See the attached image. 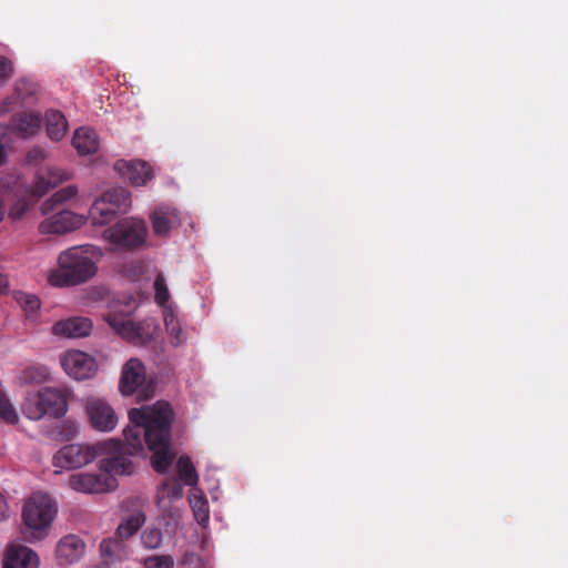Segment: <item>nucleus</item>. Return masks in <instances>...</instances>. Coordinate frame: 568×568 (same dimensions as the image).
<instances>
[{"label":"nucleus","mask_w":568,"mask_h":568,"mask_svg":"<svg viewBox=\"0 0 568 568\" xmlns=\"http://www.w3.org/2000/svg\"><path fill=\"white\" fill-rule=\"evenodd\" d=\"M172 418L173 412L166 402L132 408L129 412L130 425L123 430L125 443L108 439L94 445H65L54 455L53 464L62 469L80 468L101 456L103 457L100 460L101 470L132 474L134 466L128 455L134 456L143 453L144 444H146L152 453L153 469L163 474L174 459V454L170 449Z\"/></svg>","instance_id":"nucleus-1"},{"label":"nucleus","mask_w":568,"mask_h":568,"mask_svg":"<svg viewBox=\"0 0 568 568\" xmlns=\"http://www.w3.org/2000/svg\"><path fill=\"white\" fill-rule=\"evenodd\" d=\"M101 257V250L94 245L72 246L60 253L59 268L50 275V283L60 287L84 283L95 275Z\"/></svg>","instance_id":"nucleus-2"},{"label":"nucleus","mask_w":568,"mask_h":568,"mask_svg":"<svg viewBox=\"0 0 568 568\" xmlns=\"http://www.w3.org/2000/svg\"><path fill=\"white\" fill-rule=\"evenodd\" d=\"M105 322L122 338L145 345L153 338V323L150 320L134 322L130 311L112 308L104 315Z\"/></svg>","instance_id":"nucleus-3"},{"label":"nucleus","mask_w":568,"mask_h":568,"mask_svg":"<svg viewBox=\"0 0 568 568\" xmlns=\"http://www.w3.org/2000/svg\"><path fill=\"white\" fill-rule=\"evenodd\" d=\"M148 229L142 220L123 219L103 231V237L115 247L133 250L140 247L146 237Z\"/></svg>","instance_id":"nucleus-4"},{"label":"nucleus","mask_w":568,"mask_h":568,"mask_svg":"<svg viewBox=\"0 0 568 568\" xmlns=\"http://www.w3.org/2000/svg\"><path fill=\"white\" fill-rule=\"evenodd\" d=\"M57 511V504L49 495L34 493L24 504L22 518L30 529L41 530L53 521Z\"/></svg>","instance_id":"nucleus-5"},{"label":"nucleus","mask_w":568,"mask_h":568,"mask_svg":"<svg viewBox=\"0 0 568 568\" xmlns=\"http://www.w3.org/2000/svg\"><path fill=\"white\" fill-rule=\"evenodd\" d=\"M153 385L146 382L145 367L138 358L129 359L123 366L120 392L123 395L138 393L139 396L149 397L153 394Z\"/></svg>","instance_id":"nucleus-6"},{"label":"nucleus","mask_w":568,"mask_h":568,"mask_svg":"<svg viewBox=\"0 0 568 568\" xmlns=\"http://www.w3.org/2000/svg\"><path fill=\"white\" fill-rule=\"evenodd\" d=\"M84 409L92 428L99 432H112L118 425V415L104 398L89 396L84 402Z\"/></svg>","instance_id":"nucleus-7"},{"label":"nucleus","mask_w":568,"mask_h":568,"mask_svg":"<svg viewBox=\"0 0 568 568\" xmlns=\"http://www.w3.org/2000/svg\"><path fill=\"white\" fill-rule=\"evenodd\" d=\"M115 473L88 474L80 473L70 476L69 485L73 490L85 494H102L116 487Z\"/></svg>","instance_id":"nucleus-8"},{"label":"nucleus","mask_w":568,"mask_h":568,"mask_svg":"<svg viewBox=\"0 0 568 568\" xmlns=\"http://www.w3.org/2000/svg\"><path fill=\"white\" fill-rule=\"evenodd\" d=\"M63 371L77 381H84L93 377L98 371L94 357L81 351H69L61 357Z\"/></svg>","instance_id":"nucleus-9"},{"label":"nucleus","mask_w":568,"mask_h":568,"mask_svg":"<svg viewBox=\"0 0 568 568\" xmlns=\"http://www.w3.org/2000/svg\"><path fill=\"white\" fill-rule=\"evenodd\" d=\"M70 174L54 166L40 168L36 173V179L31 187V197L33 200L44 195L50 189L55 187L58 184L68 181Z\"/></svg>","instance_id":"nucleus-10"},{"label":"nucleus","mask_w":568,"mask_h":568,"mask_svg":"<svg viewBox=\"0 0 568 568\" xmlns=\"http://www.w3.org/2000/svg\"><path fill=\"white\" fill-rule=\"evenodd\" d=\"M114 170L135 186L145 185L153 178L152 168L142 160H119L114 164Z\"/></svg>","instance_id":"nucleus-11"},{"label":"nucleus","mask_w":568,"mask_h":568,"mask_svg":"<svg viewBox=\"0 0 568 568\" xmlns=\"http://www.w3.org/2000/svg\"><path fill=\"white\" fill-rule=\"evenodd\" d=\"M45 404L47 415L60 418L68 412L69 398L72 392L68 387H43L40 389Z\"/></svg>","instance_id":"nucleus-12"},{"label":"nucleus","mask_w":568,"mask_h":568,"mask_svg":"<svg viewBox=\"0 0 568 568\" xmlns=\"http://www.w3.org/2000/svg\"><path fill=\"white\" fill-rule=\"evenodd\" d=\"M82 215L62 210L40 224L42 232L63 234L80 227L84 223Z\"/></svg>","instance_id":"nucleus-13"},{"label":"nucleus","mask_w":568,"mask_h":568,"mask_svg":"<svg viewBox=\"0 0 568 568\" xmlns=\"http://www.w3.org/2000/svg\"><path fill=\"white\" fill-rule=\"evenodd\" d=\"M39 557L29 547L11 544L3 559V568H38Z\"/></svg>","instance_id":"nucleus-14"},{"label":"nucleus","mask_w":568,"mask_h":568,"mask_svg":"<svg viewBox=\"0 0 568 568\" xmlns=\"http://www.w3.org/2000/svg\"><path fill=\"white\" fill-rule=\"evenodd\" d=\"M181 213L169 205L158 206L150 215L153 231L159 236H165L172 229L180 226Z\"/></svg>","instance_id":"nucleus-15"},{"label":"nucleus","mask_w":568,"mask_h":568,"mask_svg":"<svg viewBox=\"0 0 568 568\" xmlns=\"http://www.w3.org/2000/svg\"><path fill=\"white\" fill-rule=\"evenodd\" d=\"M85 551V544L75 535H68L60 539L55 548V556L60 565L67 566L78 561Z\"/></svg>","instance_id":"nucleus-16"},{"label":"nucleus","mask_w":568,"mask_h":568,"mask_svg":"<svg viewBox=\"0 0 568 568\" xmlns=\"http://www.w3.org/2000/svg\"><path fill=\"white\" fill-rule=\"evenodd\" d=\"M92 323L85 317H71L59 321L52 326V333L55 336L78 338L88 336L91 332Z\"/></svg>","instance_id":"nucleus-17"},{"label":"nucleus","mask_w":568,"mask_h":568,"mask_svg":"<svg viewBox=\"0 0 568 568\" xmlns=\"http://www.w3.org/2000/svg\"><path fill=\"white\" fill-rule=\"evenodd\" d=\"M42 119L36 112H21L11 120L13 131L23 139L33 136L39 131Z\"/></svg>","instance_id":"nucleus-18"},{"label":"nucleus","mask_w":568,"mask_h":568,"mask_svg":"<svg viewBox=\"0 0 568 568\" xmlns=\"http://www.w3.org/2000/svg\"><path fill=\"white\" fill-rule=\"evenodd\" d=\"M100 551L105 564H113L118 560H122L129 555L125 539L119 537L116 534L114 537L104 539L101 542Z\"/></svg>","instance_id":"nucleus-19"},{"label":"nucleus","mask_w":568,"mask_h":568,"mask_svg":"<svg viewBox=\"0 0 568 568\" xmlns=\"http://www.w3.org/2000/svg\"><path fill=\"white\" fill-rule=\"evenodd\" d=\"M72 144L81 155L95 153L99 149L98 134L90 128H80L74 132Z\"/></svg>","instance_id":"nucleus-20"},{"label":"nucleus","mask_w":568,"mask_h":568,"mask_svg":"<svg viewBox=\"0 0 568 568\" xmlns=\"http://www.w3.org/2000/svg\"><path fill=\"white\" fill-rule=\"evenodd\" d=\"M45 130L52 141H60L68 130V121L64 114L58 110H49L44 116Z\"/></svg>","instance_id":"nucleus-21"},{"label":"nucleus","mask_w":568,"mask_h":568,"mask_svg":"<svg viewBox=\"0 0 568 568\" xmlns=\"http://www.w3.org/2000/svg\"><path fill=\"white\" fill-rule=\"evenodd\" d=\"M21 410L23 415L31 420H40L47 415L45 404L40 389L27 394L21 405Z\"/></svg>","instance_id":"nucleus-22"},{"label":"nucleus","mask_w":568,"mask_h":568,"mask_svg":"<svg viewBox=\"0 0 568 568\" xmlns=\"http://www.w3.org/2000/svg\"><path fill=\"white\" fill-rule=\"evenodd\" d=\"M116 214L118 212L111 207V205L104 200L103 195L94 201L89 211L90 219L94 225L108 224L116 216Z\"/></svg>","instance_id":"nucleus-23"},{"label":"nucleus","mask_w":568,"mask_h":568,"mask_svg":"<svg viewBox=\"0 0 568 568\" xmlns=\"http://www.w3.org/2000/svg\"><path fill=\"white\" fill-rule=\"evenodd\" d=\"M17 302L21 306L26 320L30 324H37L40 318L41 302L38 296L28 293H18L16 296Z\"/></svg>","instance_id":"nucleus-24"},{"label":"nucleus","mask_w":568,"mask_h":568,"mask_svg":"<svg viewBox=\"0 0 568 568\" xmlns=\"http://www.w3.org/2000/svg\"><path fill=\"white\" fill-rule=\"evenodd\" d=\"M102 195L118 213H124L131 206L130 193L123 187L111 189Z\"/></svg>","instance_id":"nucleus-25"},{"label":"nucleus","mask_w":568,"mask_h":568,"mask_svg":"<svg viewBox=\"0 0 568 568\" xmlns=\"http://www.w3.org/2000/svg\"><path fill=\"white\" fill-rule=\"evenodd\" d=\"M144 523V513L142 510H136L119 525L115 534L126 540L138 532Z\"/></svg>","instance_id":"nucleus-26"},{"label":"nucleus","mask_w":568,"mask_h":568,"mask_svg":"<svg viewBox=\"0 0 568 568\" xmlns=\"http://www.w3.org/2000/svg\"><path fill=\"white\" fill-rule=\"evenodd\" d=\"M77 187L73 185H68L65 187L60 189L57 191L50 199L44 201L42 204V213L49 214L53 212L58 205L63 204L68 200L74 197L77 195Z\"/></svg>","instance_id":"nucleus-27"},{"label":"nucleus","mask_w":568,"mask_h":568,"mask_svg":"<svg viewBox=\"0 0 568 568\" xmlns=\"http://www.w3.org/2000/svg\"><path fill=\"white\" fill-rule=\"evenodd\" d=\"M183 496V486L179 479H168L158 490V504L160 505L164 499L178 500Z\"/></svg>","instance_id":"nucleus-28"},{"label":"nucleus","mask_w":568,"mask_h":568,"mask_svg":"<svg viewBox=\"0 0 568 568\" xmlns=\"http://www.w3.org/2000/svg\"><path fill=\"white\" fill-rule=\"evenodd\" d=\"M190 505L199 525L206 526L210 519L209 503L204 495H192Z\"/></svg>","instance_id":"nucleus-29"},{"label":"nucleus","mask_w":568,"mask_h":568,"mask_svg":"<svg viewBox=\"0 0 568 568\" xmlns=\"http://www.w3.org/2000/svg\"><path fill=\"white\" fill-rule=\"evenodd\" d=\"M179 480L187 486H194L197 483L196 470L186 456H181L178 460Z\"/></svg>","instance_id":"nucleus-30"},{"label":"nucleus","mask_w":568,"mask_h":568,"mask_svg":"<svg viewBox=\"0 0 568 568\" xmlns=\"http://www.w3.org/2000/svg\"><path fill=\"white\" fill-rule=\"evenodd\" d=\"M0 422L14 425L19 416L7 394L0 390Z\"/></svg>","instance_id":"nucleus-31"},{"label":"nucleus","mask_w":568,"mask_h":568,"mask_svg":"<svg viewBox=\"0 0 568 568\" xmlns=\"http://www.w3.org/2000/svg\"><path fill=\"white\" fill-rule=\"evenodd\" d=\"M37 92V84L29 79H19L14 83L13 94L16 100L23 103Z\"/></svg>","instance_id":"nucleus-32"},{"label":"nucleus","mask_w":568,"mask_h":568,"mask_svg":"<svg viewBox=\"0 0 568 568\" xmlns=\"http://www.w3.org/2000/svg\"><path fill=\"white\" fill-rule=\"evenodd\" d=\"M162 531L159 528H146L141 534V542L146 549H158L162 544Z\"/></svg>","instance_id":"nucleus-33"},{"label":"nucleus","mask_w":568,"mask_h":568,"mask_svg":"<svg viewBox=\"0 0 568 568\" xmlns=\"http://www.w3.org/2000/svg\"><path fill=\"white\" fill-rule=\"evenodd\" d=\"M144 568H174V559L171 555H152L143 559Z\"/></svg>","instance_id":"nucleus-34"},{"label":"nucleus","mask_w":568,"mask_h":568,"mask_svg":"<svg viewBox=\"0 0 568 568\" xmlns=\"http://www.w3.org/2000/svg\"><path fill=\"white\" fill-rule=\"evenodd\" d=\"M154 290H155V295H154L155 302L160 306H164L170 298V293H169V288L165 283V278L162 274H159L155 277Z\"/></svg>","instance_id":"nucleus-35"},{"label":"nucleus","mask_w":568,"mask_h":568,"mask_svg":"<svg viewBox=\"0 0 568 568\" xmlns=\"http://www.w3.org/2000/svg\"><path fill=\"white\" fill-rule=\"evenodd\" d=\"M164 325L168 333L175 338V344L181 342L182 329L172 311L164 313Z\"/></svg>","instance_id":"nucleus-36"},{"label":"nucleus","mask_w":568,"mask_h":568,"mask_svg":"<svg viewBox=\"0 0 568 568\" xmlns=\"http://www.w3.org/2000/svg\"><path fill=\"white\" fill-rule=\"evenodd\" d=\"M14 73L12 61L6 57H0V85L4 84Z\"/></svg>","instance_id":"nucleus-37"},{"label":"nucleus","mask_w":568,"mask_h":568,"mask_svg":"<svg viewBox=\"0 0 568 568\" xmlns=\"http://www.w3.org/2000/svg\"><path fill=\"white\" fill-rule=\"evenodd\" d=\"M45 156L47 154L41 148H33L27 154L28 162L31 164H39Z\"/></svg>","instance_id":"nucleus-38"},{"label":"nucleus","mask_w":568,"mask_h":568,"mask_svg":"<svg viewBox=\"0 0 568 568\" xmlns=\"http://www.w3.org/2000/svg\"><path fill=\"white\" fill-rule=\"evenodd\" d=\"M19 101L16 100V95L12 94L11 97H7L4 98L1 102H0V115L9 112L12 108L13 104L18 103Z\"/></svg>","instance_id":"nucleus-39"},{"label":"nucleus","mask_w":568,"mask_h":568,"mask_svg":"<svg viewBox=\"0 0 568 568\" xmlns=\"http://www.w3.org/2000/svg\"><path fill=\"white\" fill-rule=\"evenodd\" d=\"M8 517V504L4 496L0 493V521Z\"/></svg>","instance_id":"nucleus-40"},{"label":"nucleus","mask_w":568,"mask_h":568,"mask_svg":"<svg viewBox=\"0 0 568 568\" xmlns=\"http://www.w3.org/2000/svg\"><path fill=\"white\" fill-rule=\"evenodd\" d=\"M9 286L8 276L0 273V293H3Z\"/></svg>","instance_id":"nucleus-41"},{"label":"nucleus","mask_w":568,"mask_h":568,"mask_svg":"<svg viewBox=\"0 0 568 568\" xmlns=\"http://www.w3.org/2000/svg\"><path fill=\"white\" fill-rule=\"evenodd\" d=\"M7 159V151L4 145L0 142V166L4 164Z\"/></svg>","instance_id":"nucleus-42"},{"label":"nucleus","mask_w":568,"mask_h":568,"mask_svg":"<svg viewBox=\"0 0 568 568\" xmlns=\"http://www.w3.org/2000/svg\"><path fill=\"white\" fill-rule=\"evenodd\" d=\"M27 206H28V202L24 201L21 205H19L18 211L17 212L13 211L11 214L14 216H20Z\"/></svg>","instance_id":"nucleus-43"},{"label":"nucleus","mask_w":568,"mask_h":568,"mask_svg":"<svg viewBox=\"0 0 568 568\" xmlns=\"http://www.w3.org/2000/svg\"><path fill=\"white\" fill-rule=\"evenodd\" d=\"M3 216H4L3 203H2V201L0 200V222L2 221Z\"/></svg>","instance_id":"nucleus-44"},{"label":"nucleus","mask_w":568,"mask_h":568,"mask_svg":"<svg viewBox=\"0 0 568 568\" xmlns=\"http://www.w3.org/2000/svg\"><path fill=\"white\" fill-rule=\"evenodd\" d=\"M193 552L189 554V552H185L184 554V557H183V561L185 562L186 560H191V557H193Z\"/></svg>","instance_id":"nucleus-45"},{"label":"nucleus","mask_w":568,"mask_h":568,"mask_svg":"<svg viewBox=\"0 0 568 568\" xmlns=\"http://www.w3.org/2000/svg\"><path fill=\"white\" fill-rule=\"evenodd\" d=\"M193 552L189 554V552H185L184 554V557H183V561L185 562L186 560H191V557H193Z\"/></svg>","instance_id":"nucleus-46"}]
</instances>
